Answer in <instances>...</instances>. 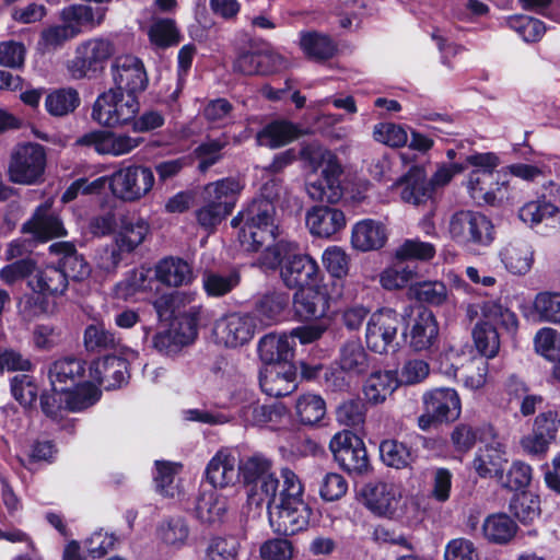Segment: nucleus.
Here are the masks:
<instances>
[{
    "instance_id": "53",
    "label": "nucleus",
    "mask_w": 560,
    "mask_h": 560,
    "mask_svg": "<svg viewBox=\"0 0 560 560\" xmlns=\"http://www.w3.org/2000/svg\"><path fill=\"white\" fill-rule=\"evenodd\" d=\"M240 273L235 270L228 273L205 271L202 287L209 296L219 298L230 293L240 284Z\"/></svg>"
},
{
    "instance_id": "31",
    "label": "nucleus",
    "mask_w": 560,
    "mask_h": 560,
    "mask_svg": "<svg viewBox=\"0 0 560 560\" xmlns=\"http://www.w3.org/2000/svg\"><path fill=\"white\" fill-rule=\"evenodd\" d=\"M258 355L262 365L293 363L294 340L285 334H268L258 341Z\"/></svg>"
},
{
    "instance_id": "28",
    "label": "nucleus",
    "mask_w": 560,
    "mask_h": 560,
    "mask_svg": "<svg viewBox=\"0 0 560 560\" xmlns=\"http://www.w3.org/2000/svg\"><path fill=\"white\" fill-rule=\"evenodd\" d=\"M89 377L98 387L106 389L120 387L128 377L127 359L107 355L93 361L89 366Z\"/></svg>"
},
{
    "instance_id": "41",
    "label": "nucleus",
    "mask_w": 560,
    "mask_h": 560,
    "mask_svg": "<svg viewBox=\"0 0 560 560\" xmlns=\"http://www.w3.org/2000/svg\"><path fill=\"white\" fill-rule=\"evenodd\" d=\"M299 45L303 54L314 61L328 60L337 51L334 40L328 35L316 31L300 32Z\"/></svg>"
},
{
    "instance_id": "55",
    "label": "nucleus",
    "mask_w": 560,
    "mask_h": 560,
    "mask_svg": "<svg viewBox=\"0 0 560 560\" xmlns=\"http://www.w3.org/2000/svg\"><path fill=\"white\" fill-rule=\"evenodd\" d=\"M283 415L280 406L252 404L241 410V418L246 425L264 427L277 422Z\"/></svg>"
},
{
    "instance_id": "21",
    "label": "nucleus",
    "mask_w": 560,
    "mask_h": 560,
    "mask_svg": "<svg viewBox=\"0 0 560 560\" xmlns=\"http://www.w3.org/2000/svg\"><path fill=\"white\" fill-rule=\"evenodd\" d=\"M330 306V296L322 283L298 290L293 295V308L301 320L324 319Z\"/></svg>"
},
{
    "instance_id": "23",
    "label": "nucleus",
    "mask_w": 560,
    "mask_h": 560,
    "mask_svg": "<svg viewBox=\"0 0 560 560\" xmlns=\"http://www.w3.org/2000/svg\"><path fill=\"white\" fill-rule=\"evenodd\" d=\"M197 336V322L194 316L175 319L167 330L158 332L153 346L160 352L172 355L191 343Z\"/></svg>"
},
{
    "instance_id": "7",
    "label": "nucleus",
    "mask_w": 560,
    "mask_h": 560,
    "mask_svg": "<svg viewBox=\"0 0 560 560\" xmlns=\"http://www.w3.org/2000/svg\"><path fill=\"white\" fill-rule=\"evenodd\" d=\"M139 110L137 96L110 88L96 97L91 116L100 126L118 128L129 126Z\"/></svg>"
},
{
    "instance_id": "18",
    "label": "nucleus",
    "mask_w": 560,
    "mask_h": 560,
    "mask_svg": "<svg viewBox=\"0 0 560 560\" xmlns=\"http://www.w3.org/2000/svg\"><path fill=\"white\" fill-rule=\"evenodd\" d=\"M399 326L398 314L390 310H381L371 315L365 332L368 347L376 353H386L396 349Z\"/></svg>"
},
{
    "instance_id": "39",
    "label": "nucleus",
    "mask_w": 560,
    "mask_h": 560,
    "mask_svg": "<svg viewBox=\"0 0 560 560\" xmlns=\"http://www.w3.org/2000/svg\"><path fill=\"white\" fill-rule=\"evenodd\" d=\"M272 463L261 454H253L241 460L237 459V469H240V479L249 486L247 501L255 488L260 486L267 477H276L270 472Z\"/></svg>"
},
{
    "instance_id": "48",
    "label": "nucleus",
    "mask_w": 560,
    "mask_h": 560,
    "mask_svg": "<svg viewBox=\"0 0 560 560\" xmlns=\"http://www.w3.org/2000/svg\"><path fill=\"white\" fill-rule=\"evenodd\" d=\"M476 350L486 359L499 354L501 341L497 328L488 322H477L471 331Z\"/></svg>"
},
{
    "instance_id": "24",
    "label": "nucleus",
    "mask_w": 560,
    "mask_h": 560,
    "mask_svg": "<svg viewBox=\"0 0 560 560\" xmlns=\"http://www.w3.org/2000/svg\"><path fill=\"white\" fill-rule=\"evenodd\" d=\"M261 390L270 397H282L292 394L296 387V368L293 363L280 365H262L259 371Z\"/></svg>"
},
{
    "instance_id": "45",
    "label": "nucleus",
    "mask_w": 560,
    "mask_h": 560,
    "mask_svg": "<svg viewBox=\"0 0 560 560\" xmlns=\"http://www.w3.org/2000/svg\"><path fill=\"white\" fill-rule=\"evenodd\" d=\"M517 532L516 523L505 513H494L482 523L483 537L497 545L510 542Z\"/></svg>"
},
{
    "instance_id": "44",
    "label": "nucleus",
    "mask_w": 560,
    "mask_h": 560,
    "mask_svg": "<svg viewBox=\"0 0 560 560\" xmlns=\"http://www.w3.org/2000/svg\"><path fill=\"white\" fill-rule=\"evenodd\" d=\"M398 387L396 373L393 371H377L365 381L363 393L365 399L372 405H378Z\"/></svg>"
},
{
    "instance_id": "2",
    "label": "nucleus",
    "mask_w": 560,
    "mask_h": 560,
    "mask_svg": "<svg viewBox=\"0 0 560 560\" xmlns=\"http://www.w3.org/2000/svg\"><path fill=\"white\" fill-rule=\"evenodd\" d=\"M305 170V190L314 201L338 202L343 189L340 177L343 173L338 156L319 143L304 145L300 152Z\"/></svg>"
},
{
    "instance_id": "3",
    "label": "nucleus",
    "mask_w": 560,
    "mask_h": 560,
    "mask_svg": "<svg viewBox=\"0 0 560 560\" xmlns=\"http://www.w3.org/2000/svg\"><path fill=\"white\" fill-rule=\"evenodd\" d=\"M500 160L492 152L476 153L466 158V165L472 170L465 183L470 198L478 205L498 206L508 197L506 172L497 171Z\"/></svg>"
},
{
    "instance_id": "17",
    "label": "nucleus",
    "mask_w": 560,
    "mask_h": 560,
    "mask_svg": "<svg viewBox=\"0 0 560 560\" xmlns=\"http://www.w3.org/2000/svg\"><path fill=\"white\" fill-rule=\"evenodd\" d=\"M143 139L126 132L109 130L90 131L77 140V144L93 149L100 155L121 156L136 150Z\"/></svg>"
},
{
    "instance_id": "25",
    "label": "nucleus",
    "mask_w": 560,
    "mask_h": 560,
    "mask_svg": "<svg viewBox=\"0 0 560 560\" xmlns=\"http://www.w3.org/2000/svg\"><path fill=\"white\" fill-rule=\"evenodd\" d=\"M205 478L215 490L237 485L240 469H237V458L234 453L228 448L218 451L206 466Z\"/></svg>"
},
{
    "instance_id": "49",
    "label": "nucleus",
    "mask_w": 560,
    "mask_h": 560,
    "mask_svg": "<svg viewBox=\"0 0 560 560\" xmlns=\"http://www.w3.org/2000/svg\"><path fill=\"white\" fill-rule=\"evenodd\" d=\"M101 398V390L90 378L86 382L78 384L73 389L66 387V408L69 411H82L94 404Z\"/></svg>"
},
{
    "instance_id": "40",
    "label": "nucleus",
    "mask_w": 560,
    "mask_h": 560,
    "mask_svg": "<svg viewBox=\"0 0 560 560\" xmlns=\"http://www.w3.org/2000/svg\"><path fill=\"white\" fill-rule=\"evenodd\" d=\"M244 185L234 177H226L206 185L203 189L205 201L223 206L233 211Z\"/></svg>"
},
{
    "instance_id": "61",
    "label": "nucleus",
    "mask_w": 560,
    "mask_h": 560,
    "mask_svg": "<svg viewBox=\"0 0 560 560\" xmlns=\"http://www.w3.org/2000/svg\"><path fill=\"white\" fill-rule=\"evenodd\" d=\"M373 138L375 141L387 147L400 148L407 143L408 133L406 128L401 125L382 121L374 126Z\"/></svg>"
},
{
    "instance_id": "13",
    "label": "nucleus",
    "mask_w": 560,
    "mask_h": 560,
    "mask_svg": "<svg viewBox=\"0 0 560 560\" xmlns=\"http://www.w3.org/2000/svg\"><path fill=\"white\" fill-rule=\"evenodd\" d=\"M114 52L115 46L109 39H86L77 46L73 59L68 62V70L74 79L85 78L102 70Z\"/></svg>"
},
{
    "instance_id": "29",
    "label": "nucleus",
    "mask_w": 560,
    "mask_h": 560,
    "mask_svg": "<svg viewBox=\"0 0 560 560\" xmlns=\"http://www.w3.org/2000/svg\"><path fill=\"white\" fill-rule=\"evenodd\" d=\"M52 203V199H48L38 206L34 215L24 223L23 231L42 242L65 236L66 229L60 219L51 211Z\"/></svg>"
},
{
    "instance_id": "43",
    "label": "nucleus",
    "mask_w": 560,
    "mask_h": 560,
    "mask_svg": "<svg viewBox=\"0 0 560 560\" xmlns=\"http://www.w3.org/2000/svg\"><path fill=\"white\" fill-rule=\"evenodd\" d=\"M300 136L296 125L288 120H275L265 126L256 136L258 145L279 148L285 145Z\"/></svg>"
},
{
    "instance_id": "37",
    "label": "nucleus",
    "mask_w": 560,
    "mask_h": 560,
    "mask_svg": "<svg viewBox=\"0 0 560 560\" xmlns=\"http://www.w3.org/2000/svg\"><path fill=\"white\" fill-rule=\"evenodd\" d=\"M228 510V498L215 489L203 490L196 499L195 515L205 524L222 523Z\"/></svg>"
},
{
    "instance_id": "30",
    "label": "nucleus",
    "mask_w": 560,
    "mask_h": 560,
    "mask_svg": "<svg viewBox=\"0 0 560 560\" xmlns=\"http://www.w3.org/2000/svg\"><path fill=\"white\" fill-rule=\"evenodd\" d=\"M423 409L445 422L456 420L462 412L460 398L454 388L440 387L427 390L422 396Z\"/></svg>"
},
{
    "instance_id": "34",
    "label": "nucleus",
    "mask_w": 560,
    "mask_h": 560,
    "mask_svg": "<svg viewBox=\"0 0 560 560\" xmlns=\"http://www.w3.org/2000/svg\"><path fill=\"white\" fill-rule=\"evenodd\" d=\"M290 298L285 292H270L262 295L250 314L257 327H269L282 322L287 316Z\"/></svg>"
},
{
    "instance_id": "35",
    "label": "nucleus",
    "mask_w": 560,
    "mask_h": 560,
    "mask_svg": "<svg viewBox=\"0 0 560 560\" xmlns=\"http://www.w3.org/2000/svg\"><path fill=\"white\" fill-rule=\"evenodd\" d=\"M523 317L527 320L560 325V292H538L530 306L521 307Z\"/></svg>"
},
{
    "instance_id": "64",
    "label": "nucleus",
    "mask_w": 560,
    "mask_h": 560,
    "mask_svg": "<svg viewBox=\"0 0 560 560\" xmlns=\"http://www.w3.org/2000/svg\"><path fill=\"white\" fill-rule=\"evenodd\" d=\"M443 560H480V553L472 540L457 537L446 542Z\"/></svg>"
},
{
    "instance_id": "52",
    "label": "nucleus",
    "mask_w": 560,
    "mask_h": 560,
    "mask_svg": "<svg viewBox=\"0 0 560 560\" xmlns=\"http://www.w3.org/2000/svg\"><path fill=\"white\" fill-rule=\"evenodd\" d=\"M382 462L396 469L408 467L415 460V454L401 442L385 440L380 444Z\"/></svg>"
},
{
    "instance_id": "33",
    "label": "nucleus",
    "mask_w": 560,
    "mask_h": 560,
    "mask_svg": "<svg viewBox=\"0 0 560 560\" xmlns=\"http://www.w3.org/2000/svg\"><path fill=\"white\" fill-rule=\"evenodd\" d=\"M105 15V8H93L88 4H71L60 11V20L74 36L83 30H93L101 25Z\"/></svg>"
},
{
    "instance_id": "26",
    "label": "nucleus",
    "mask_w": 560,
    "mask_h": 560,
    "mask_svg": "<svg viewBox=\"0 0 560 560\" xmlns=\"http://www.w3.org/2000/svg\"><path fill=\"white\" fill-rule=\"evenodd\" d=\"M407 345L416 352L430 350L439 339V325L429 310H421L404 332Z\"/></svg>"
},
{
    "instance_id": "9",
    "label": "nucleus",
    "mask_w": 560,
    "mask_h": 560,
    "mask_svg": "<svg viewBox=\"0 0 560 560\" xmlns=\"http://www.w3.org/2000/svg\"><path fill=\"white\" fill-rule=\"evenodd\" d=\"M368 505L376 514L393 518H409L416 511L411 498L404 495L400 485L377 482L368 494Z\"/></svg>"
},
{
    "instance_id": "50",
    "label": "nucleus",
    "mask_w": 560,
    "mask_h": 560,
    "mask_svg": "<svg viewBox=\"0 0 560 560\" xmlns=\"http://www.w3.org/2000/svg\"><path fill=\"white\" fill-rule=\"evenodd\" d=\"M155 280L150 269L140 268L129 272L124 280L116 285L118 298L128 300L139 292H149L153 290Z\"/></svg>"
},
{
    "instance_id": "16",
    "label": "nucleus",
    "mask_w": 560,
    "mask_h": 560,
    "mask_svg": "<svg viewBox=\"0 0 560 560\" xmlns=\"http://www.w3.org/2000/svg\"><path fill=\"white\" fill-rule=\"evenodd\" d=\"M280 278L287 288L298 291L322 283L323 275L315 258L292 250L281 264Z\"/></svg>"
},
{
    "instance_id": "15",
    "label": "nucleus",
    "mask_w": 560,
    "mask_h": 560,
    "mask_svg": "<svg viewBox=\"0 0 560 560\" xmlns=\"http://www.w3.org/2000/svg\"><path fill=\"white\" fill-rule=\"evenodd\" d=\"M329 448L339 466L350 474H363L369 469V457L363 441L350 431L336 433Z\"/></svg>"
},
{
    "instance_id": "54",
    "label": "nucleus",
    "mask_w": 560,
    "mask_h": 560,
    "mask_svg": "<svg viewBox=\"0 0 560 560\" xmlns=\"http://www.w3.org/2000/svg\"><path fill=\"white\" fill-rule=\"evenodd\" d=\"M295 409L300 421L307 425L319 422L326 415L325 400L319 395L312 393L301 395Z\"/></svg>"
},
{
    "instance_id": "36",
    "label": "nucleus",
    "mask_w": 560,
    "mask_h": 560,
    "mask_svg": "<svg viewBox=\"0 0 560 560\" xmlns=\"http://www.w3.org/2000/svg\"><path fill=\"white\" fill-rule=\"evenodd\" d=\"M395 185L400 188V198L407 203L419 206L432 197L431 185L421 166H412Z\"/></svg>"
},
{
    "instance_id": "12",
    "label": "nucleus",
    "mask_w": 560,
    "mask_h": 560,
    "mask_svg": "<svg viewBox=\"0 0 560 560\" xmlns=\"http://www.w3.org/2000/svg\"><path fill=\"white\" fill-rule=\"evenodd\" d=\"M149 229V223L142 218L122 217L115 238L117 249H105L100 256L98 267L106 272L115 270L121 260L120 253H130L142 244Z\"/></svg>"
},
{
    "instance_id": "11",
    "label": "nucleus",
    "mask_w": 560,
    "mask_h": 560,
    "mask_svg": "<svg viewBox=\"0 0 560 560\" xmlns=\"http://www.w3.org/2000/svg\"><path fill=\"white\" fill-rule=\"evenodd\" d=\"M46 152L37 143H24L15 148L9 165V178L21 185L37 184L45 172Z\"/></svg>"
},
{
    "instance_id": "51",
    "label": "nucleus",
    "mask_w": 560,
    "mask_h": 560,
    "mask_svg": "<svg viewBox=\"0 0 560 560\" xmlns=\"http://www.w3.org/2000/svg\"><path fill=\"white\" fill-rule=\"evenodd\" d=\"M148 36L151 45L159 49L175 46L180 42V33L172 19H156L149 27Z\"/></svg>"
},
{
    "instance_id": "10",
    "label": "nucleus",
    "mask_w": 560,
    "mask_h": 560,
    "mask_svg": "<svg viewBox=\"0 0 560 560\" xmlns=\"http://www.w3.org/2000/svg\"><path fill=\"white\" fill-rule=\"evenodd\" d=\"M154 180L150 167L128 165L110 175L109 189L114 197L132 202L147 196L153 188Z\"/></svg>"
},
{
    "instance_id": "60",
    "label": "nucleus",
    "mask_w": 560,
    "mask_h": 560,
    "mask_svg": "<svg viewBox=\"0 0 560 560\" xmlns=\"http://www.w3.org/2000/svg\"><path fill=\"white\" fill-rule=\"evenodd\" d=\"M409 292L416 300L431 305H441L447 299L446 285L441 281H423L410 287Z\"/></svg>"
},
{
    "instance_id": "38",
    "label": "nucleus",
    "mask_w": 560,
    "mask_h": 560,
    "mask_svg": "<svg viewBox=\"0 0 560 560\" xmlns=\"http://www.w3.org/2000/svg\"><path fill=\"white\" fill-rule=\"evenodd\" d=\"M155 279L167 287L188 284L194 279L190 265L178 257L161 259L154 268Z\"/></svg>"
},
{
    "instance_id": "57",
    "label": "nucleus",
    "mask_w": 560,
    "mask_h": 560,
    "mask_svg": "<svg viewBox=\"0 0 560 560\" xmlns=\"http://www.w3.org/2000/svg\"><path fill=\"white\" fill-rule=\"evenodd\" d=\"M83 372V365L80 360L73 358H65L54 362L49 369V378L51 386H66L74 384Z\"/></svg>"
},
{
    "instance_id": "42",
    "label": "nucleus",
    "mask_w": 560,
    "mask_h": 560,
    "mask_svg": "<svg viewBox=\"0 0 560 560\" xmlns=\"http://www.w3.org/2000/svg\"><path fill=\"white\" fill-rule=\"evenodd\" d=\"M50 250L56 254L62 255L60 259V269L66 273L68 280H83L90 272V266L84 258L79 255L74 246L69 242L55 243L50 245Z\"/></svg>"
},
{
    "instance_id": "62",
    "label": "nucleus",
    "mask_w": 560,
    "mask_h": 560,
    "mask_svg": "<svg viewBox=\"0 0 560 560\" xmlns=\"http://www.w3.org/2000/svg\"><path fill=\"white\" fill-rule=\"evenodd\" d=\"M535 351L548 361L560 357V332L551 327L540 328L534 337Z\"/></svg>"
},
{
    "instance_id": "46",
    "label": "nucleus",
    "mask_w": 560,
    "mask_h": 560,
    "mask_svg": "<svg viewBox=\"0 0 560 560\" xmlns=\"http://www.w3.org/2000/svg\"><path fill=\"white\" fill-rule=\"evenodd\" d=\"M482 318L479 322L500 325L508 332L515 334L518 329L516 314L499 300H489L480 305Z\"/></svg>"
},
{
    "instance_id": "14",
    "label": "nucleus",
    "mask_w": 560,
    "mask_h": 560,
    "mask_svg": "<svg viewBox=\"0 0 560 560\" xmlns=\"http://www.w3.org/2000/svg\"><path fill=\"white\" fill-rule=\"evenodd\" d=\"M256 328V320L250 314L235 312L214 322L212 337L218 345L237 348L252 340Z\"/></svg>"
},
{
    "instance_id": "58",
    "label": "nucleus",
    "mask_w": 560,
    "mask_h": 560,
    "mask_svg": "<svg viewBox=\"0 0 560 560\" xmlns=\"http://www.w3.org/2000/svg\"><path fill=\"white\" fill-rule=\"evenodd\" d=\"M510 509L515 517L523 524L533 523L540 515L538 497L528 492L514 495L510 503Z\"/></svg>"
},
{
    "instance_id": "4",
    "label": "nucleus",
    "mask_w": 560,
    "mask_h": 560,
    "mask_svg": "<svg viewBox=\"0 0 560 560\" xmlns=\"http://www.w3.org/2000/svg\"><path fill=\"white\" fill-rule=\"evenodd\" d=\"M275 206L266 199H255L232 219L234 228L240 226L238 242L246 252H257L259 248L276 237Z\"/></svg>"
},
{
    "instance_id": "6",
    "label": "nucleus",
    "mask_w": 560,
    "mask_h": 560,
    "mask_svg": "<svg viewBox=\"0 0 560 560\" xmlns=\"http://www.w3.org/2000/svg\"><path fill=\"white\" fill-rule=\"evenodd\" d=\"M448 232L457 244L476 252L490 247L495 240L492 221L483 213L470 210L454 213Z\"/></svg>"
},
{
    "instance_id": "22",
    "label": "nucleus",
    "mask_w": 560,
    "mask_h": 560,
    "mask_svg": "<svg viewBox=\"0 0 560 560\" xmlns=\"http://www.w3.org/2000/svg\"><path fill=\"white\" fill-rule=\"evenodd\" d=\"M347 220L342 210L317 205L305 213V225L311 235L319 238H331L346 228Z\"/></svg>"
},
{
    "instance_id": "59",
    "label": "nucleus",
    "mask_w": 560,
    "mask_h": 560,
    "mask_svg": "<svg viewBox=\"0 0 560 560\" xmlns=\"http://www.w3.org/2000/svg\"><path fill=\"white\" fill-rule=\"evenodd\" d=\"M189 529L183 517L176 516L163 521L158 527L159 538L166 545L180 547L188 538Z\"/></svg>"
},
{
    "instance_id": "19",
    "label": "nucleus",
    "mask_w": 560,
    "mask_h": 560,
    "mask_svg": "<svg viewBox=\"0 0 560 560\" xmlns=\"http://www.w3.org/2000/svg\"><path fill=\"white\" fill-rule=\"evenodd\" d=\"M113 89L137 96L145 91L149 78L141 59L133 55H121L112 63Z\"/></svg>"
},
{
    "instance_id": "1",
    "label": "nucleus",
    "mask_w": 560,
    "mask_h": 560,
    "mask_svg": "<svg viewBox=\"0 0 560 560\" xmlns=\"http://www.w3.org/2000/svg\"><path fill=\"white\" fill-rule=\"evenodd\" d=\"M267 504L271 529L283 536L305 530L312 510L305 501L301 478L289 467L280 469L279 477H267L249 495V504Z\"/></svg>"
},
{
    "instance_id": "27",
    "label": "nucleus",
    "mask_w": 560,
    "mask_h": 560,
    "mask_svg": "<svg viewBox=\"0 0 560 560\" xmlns=\"http://www.w3.org/2000/svg\"><path fill=\"white\" fill-rule=\"evenodd\" d=\"M497 255L503 269L513 276L527 275L535 261L534 248L524 240H513L503 244Z\"/></svg>"
},
{
    "instance_id": "47",
    "label": "nucleus",
    "mask_w": 560,
    "mask_h": 560,
    "mask_svg": "<svg viewBox=\"0 0 560 560\" xmlns=\"http://www.w3.org/2000/svg\"><path fill=\"white\" fill-rule=\"evenodd\" d=\"M559 214V206L546 197L528 201L518 210V218L532 228L537 226L549 219H553Z\"/></svg>"
},
{
    "instance_id": "63",
    "label": "nucleus",
    "mask_w": 560,
    "mask_h": 560,
    "mask_svg": "<svg viewBox=\"0 0 560 560\" xmlns=\"http://www.w3.org/2000/svg\"><path fill=\"white\" fill-rule=\"evenodd\" d=\"M241 545L234 537H214L206 550V560H237Z\"/></svg>"
},
{
    "instance_id": "8",
    "label": "nucleus",
    "mask_w": 560,
    "mask_h": 560,
    "mask_svg": "<svg viewBox=\"0 0 560 560\" xmlns=\"http://www.w3.org/2000/svg\"><path fill=\"white\" fill-rule=\"evenodd\" d=\"M508 452L504 440L491 425L480 427L479 447L472 460V468L481 478L503 479Z\"/></svg>"
},
{
    "instance_id": "20",
    "label": "nucleus",
    "mask_w": 560,
    "mask_h": 560,
    "mask_svg": "<svg viewBox=\"0 0 560 560\" xmlns=\"http://www.w3.org/2000/svg\"><path fill=\"white\" fill-rule=\"evenodd\" d=\"M341 371L331 370L325 372V384L332 390H342L348 386L345 373L359 375L369 368L368 355L362 345L352 340L342 346L339 355Z\"/></svg>"
},
{
    "instance_id": "32",
    "label": "nucleus",
    "mask_w": 560,
    "mask_h": 560,
    "mask_svg": "<svg viewBox=\"0 0 560 560\" xmlns=\"http://www.w3.org/2000/svg\"><path fill=\"white\" fill-rule=\"evenodd\" d=\"M387 238V228L381 221L364 219L352 226L351 245L357 250H377L386 244Z\"/></svg>"
},
{
    "instance_id": "5",
    "label": "nucleus",
    "mask_w": 560,
    "mask_h": 560,
    "mask_svg": "<svg viewBox=\"0 0 560 560\" xmlns=\"http://www.w3.org/2000/svg\"><path fill=\"white\" fill-rule=\"evenodd\" d=\"M28 287L37 293V296H28L21 303L22 314L31 319L39 315L52 314L56 311V304L49 302L47 296L62 295L68 288L66 273L55 266H46L37 269L28 280Z\"/></svg>"
},
{
    "instance_id": "56",
    "label": "nucleus",
    "mask_w": 560,
    "mask_h": 560,
    "mask_svg": "<svg viewBox=\"0 0 560 560\" xmlns=\"http://www.w3.org/2000/svg\"><path fill=\"white\" fill-rule=\"evenodd\" d=\"M80 103L78 92L73 89H59L50 92L45 100L47 112L56 117L68 115Z\"/></svg>"
}]
</instances>
